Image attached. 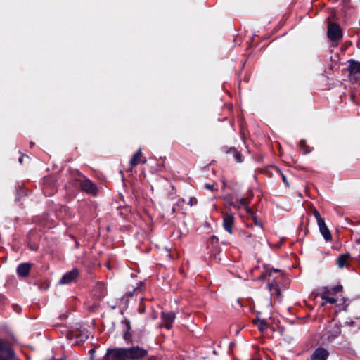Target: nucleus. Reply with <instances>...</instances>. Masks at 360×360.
Returning a JSON list of instances; mask_svg holds the SVG:
<instances>
[{
	"label": "nucleus",
	"mask_w": 360,
	"mask_h": 360,
	"mask_svg": "<svg viewBox=\"0 0 360 360\" xmlns=\"http://www.w3.org/2000/svg\"><path fill=\"white\" fill-rule=\"evenodd\" d=\"M147 351L141 347L117 348L108 349L105 358L110 356L117 360H134L146 356Z\"/></svg>",
	"instance_id": "obj_1"
},
{
	"label": "nucleus",
	"mask_w": 360,
	"mask_h": 360,
	"mask_svg": "<svg viewBox=\"0 0 360 360\" xmlns=\"http://www.w3.org/2000/svg\"><path fill=\"white\" fill-rule=\"evenodd\" d=\"M328 36L331 41L341 39L342 33L340 27L336 23L329 24L328 27Z\"/></svg>",
	"instance_id": "obj_2"
},
{
	"label": "nucleus",
	"mask_w": 360,
	"mask_h": 360,
	"mask_svg": "<svg viewBox=\"0 0 360 360\" xmlns=\"http://www.w3.org/2000/svg\"><path fill=\"white\" fill-rule=\"evenodd\" d=\"M78 181L80 182V186L82 190L89 194L95 195L96 193L97 188L91 181L83 176H80Z\"/></svg>",
	"instance_id": "obj_3"
},
{
	"label": "nucleus",
	"mask_w": 360,
	"mask_h": 360,
	"mask_svg": "<svg viewBox=\"0 0 360 360\" xmlns=\"http://www.w3.org/2000/svg\"><path fill=\"white\" fill-rule=\"evenodd\" d=\"M176 314L174 312H165L162 313V323L160 327H165L167 329H170L172 323L175 319Z\"/></svg>",
	"instance_id": "obj_4"
},
{
	"label": "nucleus",
	"mask_w": 360,
	"mask_h": 360,
	"mask_svg": "<svg viewBox=\"0 0 360 360\" xmlns=\"http://www.w3.org/2000/svg\"><path fill=\"white\" fill-rule=\"evenodd\" d=\"M233 220L234 216L232 213H225L224 214L223 226L230 234L232 233V225Z\"/></svg>",
	"instance_id": "obj_5"
},
{
	"label": "nucleus",
	"mask_w": 360,
	"mask_h": 360,
	"mask_svg": "<svg viewBox=\"0 0 360 360\" xmlns=\"http://www.w3.org/2000/svg\"><path fill=\"white\" fill-rule=\"evenodd\" d=\"M78 275L77 270H72L66 273L59 281L60 284H68L74 281Z\"/></svg>",
	"instance_id": "obj_6"
},
{
	"label": "nucleus",
	"mask_w": 360,
	"mask_h": 360,
	"mask_svg": "<svg viewBox=\"0 0 360 360\" xmlns=\"http://www.w3.org/2000/svg\"><path fill=\"white\" fill-rule=\"evenodd\" d=\"M328 352L323 348L317 349L311 356V360H326Z\"/></svg>",
	"instance_id": "obj_7"
},
{
	"label": "nucleus",
	"mask_w": 360,
	"mask_h": 360,
	"mask_svg": "<svg viewBox=\"0 0 360 360\" xmlns=\"http://www.w3.org/2000/svg\"><path fill=\"white\" fill-rule=\"evenodd\" d=\"M13 356L12 351L5 345L0 343V360H8Z\"/></svg>",
	"instance_id": "obj_8"
},
{
	"label": "nucleus",
	"mask_w": 360,
	"mask_h": 360,
	"mask_svg": "<svg viewBox=\"0 0 360 360\" xmlns=\"http://www.w3.org/2000/svg\"><path fill=\"white\" fill-rule=\"evenodd\" d=\"M349 63V71L350 74L360 77V62L352 60Z\"/></svg>",
	"instance_id": "obj_9"
},
{
	"label": "nucleus",
	"mask_w": 360,
	"mask_h": 360,
	"mask_svg": "<svg viewBox=\"0 0 360 360\" xmlns=\"http://www.w3.org/2000/svg\"><path fill=\"white\" fill-rule=\"evenodd\" d=\"M319 227V231L321 235L323 236L324 239L327 241L331 240V234L330 230L328 229L325 221L318 224Z\"/></svg>",
	"instance_id": "obj_10"
},
{
	"label": "nucleus",
	"mask_w": 360,
	"mask_h": 360,
	"mask_svg": "<svg viewBox=\"0 0 360 360\" xmlns=\"http://www.w3.org/2000/svg\"><path fill=\"white\" fill-rule=\"evenodd\" d=\"M30 270V264L28 263L20 264L17 268L18 274L20 276H26Z\"/></svg>",
	"instance_id": "obj_11"
},
{
	"label": "nucleus",
	"mask_w": 360,
	"mask_h": 360,
	"mask_svg": "<svg viewBox=\"0 0 360 360\" xmlns=\"http://www.w3.org/2000/svg\"><path fill=\"white\" fill-rule=\"evenodd\" d=\"M141 155H142L141 150L139 149L137 150V152L136 153V154L130 160V165L131 167H134V166L137 165L138 164L142 162ZM143 162L145 163L146 160H143Z\"/></svg>",
	"instance_id": "obj_12"
},
{
	"label": "nucleus",
	"mask_w": 360,
	"mask_h": 360,
	"mask_svg": "<svg viewBox=\"0 0 360 360\" xmlns=\"http://www.w3.org/2000/svg\"><path fill=\"white\" fill-rule=\"evenodd\" d=\"M349 255H342L337 259V264L339 268H343L348 264Z\"/></svg>",
	"instance_id": "obj_13"
},
{
	"label": "nucleus",
	"mask_w": 360,
	"mask_h": 360,
	"mask_svg": "<svg viewBox=\"0 0 360 360\" xmlns=\"http://www.w3.org/2000/svg\"><path fill=\"white\" fill-rule=\"evenodd\" d=\"M321 299L323 300H324L322 305H325L328 302L330 303V304H334L337 301L336 299H335L334 297H330L329 295H328V294H326L325 292L321 295Z\"/></svg>",
	"instance_id": "obj_14"
},
{
	"label": "nucleus",
	"mask_w": 360,
	"mask_h": 360,
	"mask_svg": "<svg viewBox=\"0 0 360 360\" xmlns=\"http://www.w3.org/2000/svg\"><path fill=\"white\" fill-rule=\"evenodd\" d=\"M268 288L271 295H278L279 290L276 284L273 283H269L268 285Z\"/></svg>",
	"instance_id": "obj_15"
},
{
	"label": "nucleus",
	"mask_w": 360,
	"mask_h": 360,
	"mask_svg": "<svg viewBox=\"0 0 360 360\" xmlns=\"http://www.w3.org/2000/svg\"><path fill=\"white\" fill-rule=\"evenodd\" d=\"M254 322L261 331H263L266 328V323L264 320L257 319L255 320Z\"/></svg>",
	"instance_id": "obj_16"
},
{
	"label": "nucleus",
	"mask_w": 360,
	"mask_h": 360,
	"mask_svg": "<svg viewBox=\"0 0 360 360\" xmlns=\"http://www.w3.org/2000/svg\"><path fill=\"white\" fill-rule=\"evenodd\" d=\"M342 287L339 285V286L333 288L330 290H326L325 293L333 295H335V294L338 293L339 292H340L342 290Z\"/></svg>",
	"instance_id": "obj_17"
},
{
	"label": "nucleus",
	"mask_w": 360,
	"mask_h": 360,
	"mask_svg": "<svg viewBox=\"0 0 360 360\" xmlns=\"http://www.w3.org/2000/svg\"><path fill=\"white\" fill-rule=\"evenodd\" d=\"M248 205V201L245 198H240L239 200H237L236 202L233 204V206L238 208H240V207L245 206Z\"/></svg>",
	"instance_id": "obj_18"
},
{
	"label": "nucleus",
	"mask_w": 360,
	"mask_h": 360,
	"mask_svg": "<svg viewBox=\"0 0 360 360\" xmlns=\"http://www.w3.org/2000/svg\"><path fill=\"white\" fill-rule=\"evenodd\" d=\"M315 214V217H316V221H317V224H321L323 222H324V220L321 218L320 214L318 212H316L314 213Z\"/></svg>",
	"instance_id": "obj_19"
},
{
	"label": "nucleus",
	"mask_w": 360,
	"mask_h": 360,
	"mask_svg": "<svg viewBox=\"0 0 360 360\" xmlns=\"http://www.w3.org/2000/svg\"><path fill=\"white\" fill-rule=\"evenodd\" d=\"M197 203V200L194 198H190L188 204L191 207Z\"/></svg>",
	"instance_id": "obj_20"
},
{
	"label": "nucleus",
	"mask_w": 360,
	"mask_h": 360,
	"mask_svg": "<svg viewBox=\"0 0 360 360\" xmlns=\"http://www.w3.org/2000/svg\"><path fill=\"white\" fill-rule=\"evenodd\" d=\"M235 157H236V160H237L238 162H242L241 155H240V154L239 153L236 152Z\"/></svg>",
	"instance_id": "obj_21"
},
{
	"label": "nucleus",
	"mask_w": 360,
	"mask_h": 360,
	"mask_svg": "<svg viewBox=\"0 0 360 360\" xmlns=\"http://www.w3.org/2000/svg\"><path fill=\"white\" fill-rule=\"evenodd\" d=\"M205 186L207 189H210V190L213 189V185H212V184H206Z\"/></svg>",
	"instance_id": "obj_22"
},
{
	"label": "nucleus",
	"mask_w": 360,
	"mask_h": 360,
	"mask_svg": "<svg viewBox=\"0 0 360 360\" xmlns=\"http://www.w3.org/2000/svg\"><path fill=\"white\" fill-rule=\"evenodd\" d=\"M272 271H270L269 272H266L264 275V276H269V278L271 276V274H272Z\"/></svg>",
	"instance_id": "obj_23"
},
{
	"label": "nucleus",
	"mask_w": 360,
	"mask_h": 360,
	"mask_svg": "<svg viewBox=\"0 0 360 360\" xmlns=\"http://www.w3.org/2000/svg\"><path fill=\"white\" fill-rule=\"evenodd\" d=\"M282 179H283V182H285L287 185L288 184V183L286 181V177L283 174L282 175Z\"/></svg>",
	"instance_id": "obj_24"
},
{
	"label": "nucleus",
	"mask_w": 360,
	"mask_h": 360,
	"mask_svg": "<svg viewBox=\"0 0 360 360\" xmlns=\"http://www.w3.org/2000/svg\"><path fill=\"white\" fill-rule=\"evenodd\" d=\"M124 338L125 340H128L129 339V337H128V334L127 333H125L124 335Z\"/></svg>",
	"instance_id": "obj_25"
},
{
	"label": "nucleus",
	"mask_w": 360,
	"mask_h": 360,
	"mask_svg": "<svg viewBox=\"0 0 360 360\" xmlns=\"http://www.w3.org/2000/svg\"><path fill=\"white\" fill-rule=\"evenodd\" d=\"M274 271H275V272H276V271H279V270H278V269H274Z\"/></svg>",
	"instance_id": "obj_26"
},
{
	"label": "nucleus",
	"mask_w": 360,
	"mask_h": 360,
	"mask_svg": "<svg viewBox=\"0 0 360 360\" xmlns=\"http://www.w3.org/2000/svg\"><path fill=\"white\" fill-rule=\"evenodd\" d=\"M19 161H20V162H22V158H20L19 159Z\"/></svg>",
	"instance_id": "obj_27"
}]
</instances>
